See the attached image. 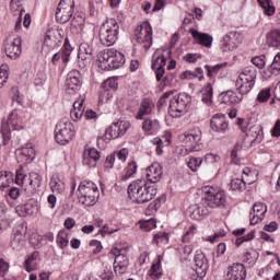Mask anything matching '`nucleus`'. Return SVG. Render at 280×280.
<instances>
[{
	"label": "nucleus",
	"mask_w": 280,
	"mask_h": 280,
	"mask_svg": "<svg viewBox=\"0 0 280 280\" xmlns=\"http://www.w3.org/2000/svg\"><path fill=\"white\" fill-rule=\"evenodd\" d=\"M84 116V100L75 101L73 108L70 112V117L73 121H80Z\"/></svg>",
	"instance_id": "obj_38"
},
{
	"label": "nucleus",
	"mask_w": 280,
	"mask_h": 280,
	"mask_svg": "<svg viewBox=\"0 0 280 280\" xmlns=\"http://www.w3.org/2000/svg\"><path fill=\"white\" fill-rule=\"evenodd\" d=\"M211 130L214 132H219L220 135H224L229 130V121H226V116L224 114H217L212 117Z\"/></svg>",
	"instance_id": "obj_26"
},
{
	"label": "nucleus",
	"mask_w": 280,
	"mask_h": 280,
	"mask_svg": "<svg viewBox=\"0 0 280 280\" xmlns=\"http://www.w3.org/2000/svg\"><path fill=\"white\" fill-rule=\"evenodd\" d=\"M152 145H155V152L161 156L163 154V148L172 143V133L166 132L165 136L155 137L151 140Z\"/></svg>",
	"instance_id": "obj_33"
},
{
	"label": "nucleus",
	"mask_w": 280,
	"mask_h": 280,
	"mask_svg": "<svg viewBox=\"0 0 280 280\" xmlns=\"http://www.w3.org/2000/svg\"><path fill=\"white\" fill-rule=\"evenodd\" d=\"M166 62L167 59L165 58V55L161 54L159 50L153 54L151 69L155 71V78L159 82L160 80H163V75H165Z\"/></svg>",
	"instance_id": "obj_20"
},
{
	"label": "nucleus",
	"mask_w": 280,
	"mask_h": 280,
	"mask_svg": "<svg viewBox=\"0 0 280 280\" xmlns=\"http://www.w3.org/2000/svg\"><path fill=\"white\" fill-rule=\"evenodd\" d=\"M194 235H196V225H190L188 230L185 232V234L182 237V242L184 244H187L194 240Z\"/></svg>",
	"instance_id": "obj_58"
},
{
	"label": "nucleus",
	"mask_w": 280,
	"mask_h": 280,
	"mask_svg": "<svg viewBox=\"0 0 280 280\" xmlns=\"http://www.w3.org/2000/svg\"><path fill=\"white\" fill-rule=\"evenodd\" d=\"M201 93V102H203V104H211L213 102V86H211V83H208Z\"/></svg>",
	"instance_id": "obj_44"
},
{
	"label": "nucleus",
	"mask_w": 280,
	"mask_h": 280,
	"mask_svg": "<svg viewBox=\"0 0 280 280\" xmlns=\"http://www.w3.org/2000/svg\"><path fill=\"white\" fill-rule=\"evenodd\" d=\"M246 279V268L242 264H233L224 272L223 280H244Z\"/></svg>",
	"instance_id": "obj_22"
},
{
	"label": "nucleus",
	"mask_w": 280,
	"mask_h": 280,
	"mask_svg": "<svg viewBox=\"0 0 280 280\" xmlns=\"http://www.w3.org/2000/svg\"><path fill=\"white\" fill-rule=\"evenodd\" d=\"M127 192L132 202L145 205L156 196V187L149 185L144 179H138L128 186Z\"/></svg>",
	"instance_id": "obj_1"
},
{
	"label": "nucleus",
	"mask_w": 280,
	"mask_h": 280,
	"mask_svg": "<svg viewBox=\"0 0 280 280\" xmlns=\"http://www.w3.org/2000/svg\"><path fill=\"white\" fill-rule=\"evenodd\" d=\"M235 86H236V91L238 92V94L244 97V95H248V93H250V91H253V86H255V85H250V83H248L246 81H243L240 83V79H237Z\"/></svg>",
	"instance_id": "obj_42"
},
{
	"label": "nucleus",
	"mask_w": 280,
	"mask_h": 280,
	"mask_svg": "<svg viewBox=\"0 0 280 280\" xmlns=\"http://www.w3.org/2000/svg\"><path fill=\"white\" fill-rule=\"evenodd\" d=\"M189 34H191L198 45L211 49V46L213 45V36L207 33H200L196 28H190Z\"/></svg>",
	"instance_id": "obj_29"
},
{
	"label": "nucleus",
	"mask_w": 280,
	"mask_h": 280,
	"mask_svg": "<svg viewBox=\"0 0 280 280\" xmlns=\"http://www.w3.org/2000/svg\"><path fill=\"white\" fill-rule=\"evenodd\" d=\"M10 126H12L13 130H23V128H25V112L15 109L9 115L8 121H2L1 135L4 145L10 143Z\"/></svg>",
	"instance_id": "obj_3"
},
{
	"label": "nucleus",
	"mask_w": 280,
	"mask_h": 280,
	"mask_svg": "<svg viewBox=\"0 0 280 280\" xmlns=\"http://www.w3.org/2000/svg\"><path fill=\"white\" fill-rule=\"evenodd\" d=\"M224 67H226V62L223 63H218L215 66H205V69L208 72V78H213V75H215V73H218L221 69H224Z\"/></svg>",
	"instance_id": "obj_55"
},
{
	"label": "nucleus",
	"mask_w": 280,
	"mask_h": 280,
	"mask_svg": "<svg viewBox=\"0 0 280 280\" xmlns=\"http://www.w3.org/2000/svg\"><path fill=\"white\" fill-rule=\"evenodd\" d=\"M36 259H38V252L31 254L24 261L26 272H34L36 270Z\"/></svg>",
	"instance_id": "obj_41"
},
{
	"label": "nucleus",
	"mask_w": 280,
	"mask_h": 280,
	"mask_svg": "<svg viewBox=\"0 0 280 280\" xmlns=\"http://www.w3.org/2000/svg\"><path fill=\"white\" fill-rule=\"evenodd\" d=\"M22 45L23 40L21 37H15L13 40L7 39L4 42V51L7 58H10V60H16L20 58L22 54Z\"/></svg>",
	"instance_id": "obj_17"
},
{
	"label": "nucleus",
	"mask_w": 280,
	"mask_h": 280,
	"mask_svg": "<svg viewBox=\"0 0 280 280\" xmlns=\"http://www.w3.org/2000/svg\"><path fill=\"white\" fill-rule=\"evenodd\" d=\"M267 45L280 49V28H273L266 35Z\"/></svg>",
	"instance_id": "obj_37"
},
{
	"label": "nucleus",
	"mask_w": 280,
	"mask_h": 280,
	"mask_svg": "<svg viewBox=\"0 0 280 280\" xmlns=\"http://www.w3.org/2000/svg\"><path fill=\"white\" fill-rule=\"evenodd\" d=\"M25 235H27V225H18L14 232V237L11 241L13 250H21L25 246Z\"/></svg>",
	"instance_id": "obj_23"
},
{
	"label": "nucleus",
	"mask_w": 280,
	"mask_h": 280,
	"mask_svg": "<svg viewBox=\"0 0 280 280\" xmlns=\"http://www.w3.org/2000/svg\"><path fill=\"white\" fill-rule=\"evenodd\" d=\"M62 34L60 31L48 32L44 39V45L42 47V54L48 56L54 49H58L62 45Z\"/></svg>",
	"instance_id": "obj_16"
},
{
	"label": "nucleus",
	"mask_w": 280,
	"mask_h": 280,
	"mask_svg": "<svg viewBox=\"0 0 280 280\" xmlns=\"http://www.w3.org/2000/svg\"><path fill=\"white\" fill-rule=\"evenodd\" d=\"M257 80V69L253 66L245 67L238 75V84L242 82L249 83V86H255Z\"/></svg>",
	"instance_id": "obj_28"
},
{
	"label": "nucleus",
	"mask_w": 280,
	"mask_h": 280,
	"mask_svg": "<svg viewBox=\"0 0 280 280\" xmlns=\"http://www.w3.org/2000/svg\"><path fill=\"white\" fill-rule=\"evenodd\" d=\"M49 186L54 194H62V191H65V183L62 182L50 179Z\"/></svg>",
	"instance_id": "obj_56"
},
{
	"label": "nucleus",
	"mask_w": 280,
	"mask_h": 280,
	"mask_svg": "<svg viewBox=\"0 0 280 280\" xmlns=\"http://www.w3.org/2000/svg\"><path fill=\"white\" fill-rule=\"evenodd\" d=\"M237 125L241 126L242 131L245 132L250 143H261L264 139V128H261V125H255L243 118L237 119Z\"/></svg>",
	"instance_id": "obj_11"
},
{
	"label": "nucleus",
	"mask_w": 280,
	"mask_h": 280,
	"mask_svg": "<svg viewBox=\"0 0 280 280\" xmlns=\"http://www.w3.org/2000/svg\"><path fill=\"white\" fill-rule=\"evenodd\" d=\"M130 128V121L126 120H118L116 122H113L105 131V135L103 137L97 138V143H102L104 139H107V141H110L113 139H119L120 137H124L126 132H128Z\"/></svg>",
	"instance_id": "obj_12"
},
{
	"label": "nucleus",
	"mask_w": 280,
	"mask_h": 280,
	"mask_svg": "<svg viewBox=\"0 0 280 280\" xmlns=\"http://www.w3.org/2000/svg\"><path fill=\"white\" fill-rule=\"evenodd\" d=\"M201 139L202 131L200 130V128H196L188 132L180 133L178 136V141L185 145L179 148L183 156H187V154L191 152H198V143H200Z\"/></svg>",
	"instance_id": "obj_8"
},
{
	"label": "nucleus",
	"mask_w": 280,
	"mask_h": 280,
	"mask_svg": "<svg viewBox=\"0 0 280 280\" xmlns=\"http://www.w3.org/2000/svg\"><path fill=\"white\" fill-rule=\"evenodd\" d=\"M268 212V207L262 202H256L253 206V211L249 213V222L252 225L258 224L261 222Z\"/></svg>",
	"instance_id": "obj_25"
},
{
	"label": "nucleus",
	"mask_w": 280,
	"mask_h": 280,
	"mask_svg": "<svg viewBox=\"0 0 280 280\" xmlns=\"http://www.w3.org/2000/svg\"><path fill=\"white\" fill-rule=\"evenodd\" d=\"M18 159L20 163H24L25 165L32 163L34 159H36V150L32 143H27L25 147L18 150Z\"/></svg>",
	"instance_id": "obj_27"
},
{
	"label": "nucleus",
	"mask_w": 280,
	"mask_h": 280,
	"mask_svg": "<svg viewBox=\"0 0 280 280\" xmlns=\"http://www.w3.org/2000/svg\"><path fill=\"white\" fill-rule=\"evenodd\" d=\"M260 8H262L264 14L267 16H272L275 14V3L271 0H258Z\"/></svg>",
	"instance_id": "obj_45"
},
{
	"label": "nucleus",
	"mask_w": 280,
	"mask_h": 280,
	"mask_svg": "<svg viewBox=\"0 0 280 280\" xmlns=\"http://www.w3.org/2000/svg\"><path fill=\"white\" fill-rule=\"evenodd\" d=\"M145 176L149 183H159L163 176V167L159 163H153L147 168Z\"/></svg>",
	"instance_id": "obj_32"
},
{
	"label": "nucleus",
	"mask_w": 280,
	"mask_h": 280,
	"mask_svg": "<svg viewBox=\"0 0 280 280\" xmlns=\"http://www.w3.org/2000/svg\"><path fill=\"white\" fill-rule=\"evenodd\" d=\"M162 261L163 255H158L156 259L153 260L151 269L149 270V277H151V279L156 280L163 277Z\"/></svg>",
	"instance_id": "obj_35"
},
{
	"label": "nucleus",
	"mask_w": 280,
	"mask_h": 280,
	"mask_svg": "<svg viewBox=\"0 0 280 280\" xmlns=\"http://www.w3.org/2000/svg\"><path fill=\"white\" fill-rule=\"evenodd\" d=\"M128 246L125 247H115L110 250L112 255L115 256L114 260V271L118 275H126L128 266H130V260L128 259Z\"/></svg>",
	"instance_id": "obj_14"
},
{
	"label": "nucleus",
	"mask_w": 280,
	"mask_h": 280,
	"mask_svg": "<svg viewBox=\"0 0 280 280\" xmlns=\"http://www.w3.org/2000/svg\"><path fill=\"white\" fill-rule=\"evenodd\" d=\"M252 65H254V67H257V69H264V67H266V56L260 55L252 58Z\"/></svg>",
	"instance_id": "obj_61"
},
{
	"label": "nucleus",
	"mask_w": 280,
	"mask_h": 280,
	"mask_svg": "<svg viewBox=\"0 0 280 280\" xmlns=\"http://www.w3.org/2000/svg\"><path fill=\"white\" fill-rule=\"evenodd\" d=\"M73 135H75V127L69 119L63 118L58 121L55 128V141L59 145H67L73 139Z\"/></svg>",
	"instance_id": "obj_10"
},
{
	"label": "nucleus",
	"mask_w": 280,
	"mask_h": 280,
	"mask_svg": "<svg viewBox=\"0 0 280 280\" xmlns=\"http://www.w3.org/2000/svg\"><path fill=\"white\" fill-rule=\"evenodd\" d=\"M77 196L81 205H84V207H93L97 205V200H100V189L95 183L84 180L80 183Z\"/></svg>",
	"instance_id": "obj_4"
},
{
	"label": "nucleus",
	"mask_w": 280,
	"mask_h": 280,
	"mask_svg": "<svg viewBox=\"0 0 280 280\" xmlns=\"http://www.w3.org/2000/svg\"><path fill=\"white\" fill-rule=\"evenodd\" d=\"M221 49L222 51H235V49H237V43L226 39V36H224L221 44Z\"/></svg>",
	"instance_id": "obj_53"
},
{
	"label": "nucleus",
	"mask_w": 280,
	"mask_h": 280,
	"mask_svg": "<svg viewBox=\"0 0 280 280\" xmlns=\"http://www.w3.org/2000/svg\"><path fill=\"white\" fill-rule=\"evenodd\" d=\"M72 51L73 48L71 47V44H69V39H66L62 48L51 56V65H54V67L60 65V62H62V65H67V62H69V58L71 57Z\"/></svg>",
	"instance_id": "obj_21"
},
{
	"label": "nucleus",
	"mask_w": 280,
	"mask_h": 280,
	"mask_svg": "<svg viewBox=\"0 0 280 280\" xmlns=\"http://www.w3.org/2000/svg\"><path fill=\"white\" fill-rule=\"evenodd\" d=\"M100 40L105 47H113L119 40V23L117 20L107 19L100 27Z\"/></svg>",
	"instance_id": "obj_6"
},
{
	"label": "nucleus",
	"mask_w": 280,
	"mask_h": 280,
	"mask_svg": "<svg viewBox=\"0 0 280 280\" xmlns=\"http://www.w3.org/2000/svg\"><path fill=\"white\" fill-rule=\"evenodd\" d=\"M152 110H154V102L150 98H144L140 104L136 119H145L148 115H152Z\"/></svg>",
	"instance_id": "obj_34"
},
{
	"label": "nucleus",
	"mask_w": 280,
	"mask_h": 280,
	"mask_svg": "<svg viewBox=\"0 0 280 280\" xmlns=\"http://www.w3.org/2000/svg\"><path fill=\"white\" fill-rule=\"evenodd\" d=\"M93 58V47L88 43H82L79 46L78 65L80 69H86L91 65Z\"/></svg>",
	"instance_id": "obj_19"
},
{
	"label": "nucleus",
	"mask_w": 280,
	"mask_h": 280,
	"mask_svg": "<svg viewBox=\"0 0 280 280\" xmlns=\"http://www.w3.org/2000/svg\"><path fill=\"white\" fill-rule=\"evenodd\" d=\"M244 180L242 178H234L230 183V189L232 191H242V188L244 187Z\"/></svg>",
	"instance_id": "obj_62"
},
{
	"label": "nucleus",
	"mask_w": 280,
	"mask_h": 280,
	"mask_svg": "<svg viewBox=\"0 0 280 280\" xmlns=\"http://www.w3.org/2000/svg\"><path fill=\"white\" fill-rule=\"evenodd\" d=\"M135 174H137V162H130L122 172L121 180H128V178H132Z\"/></svg>",
	"instance_id": "obj_46"
},
{
	"label": "nucleus",
	"mask_w": 280,
	"mask_h": 280,
	"mask_svg": "<svg viewBox=\"0 0 280 280\" xmlns=\"http://www.w3.org/2000/svg\"><path fill=\"white\" fill-rule=\"evenodd\" d=\"M100 159H102V154L95 148L85 149L83 152V165L95 167V163H97Z\"/></svg>",
	"instance_id": "obj_31"
},
{
	"label": "nucleus",
	"mask_w": 280,
	"mask_h": 280,
	"mask_svg": "<svg viewBox=\"0 0 280 280\" xmlns=\"http://www.w3.org/2000/svg\"><path fill=\"white\" fill-rule=\"evenodd\" d=\"M67 91H73V93L82 89V74L78 70H72L68 73L66 80Z\"/></svg>",
	"instance_id": "obj_24"
},
{
	"label": "nucleus",
	"mask_w": 280,
	"mask_h": 280,
	"mask_svg": "<svg viewBox=\"0 0 280 280\" xmlns=\"http://www.w3.org/2000/svg\"><path fill=\"white\" fill-rule=\"evenodd\" d=\"M269 73L272 75H280V52H278L268 68Z\"/></svg>",
	"instance_id": "obj_51"
},
{
	"label": "nucleus",
	"mask_w": 280,
	"mask_h": 280,
	"mask_svg": "<svg viewBox=\"0 0 280 280\" xmlns=\"http://www.w3.org/2000/svg\"><path fill=\"white\" fill-rule=\"evenodd\" d=\"M202 158H191L188 162V167L191 170V172H197L198 167L202 165Z\"/></svg>",
	"instance_id": "obj_63"
},
{
	"label": "nucleus",
	"mask_w": 280,
	"mask_h": 280,
	"mask_svg": "<svg viewBox=\"0 0 280 280\" xmlns=\"http://www.w3.org/2000/svg\"><path fill=\"white\" fill-rule=\"evenodd\" d=\"M244 100V96L237 94L233 91H226L219 95V102L220 104H225L226 106H235V104H240Z\"/></svg>",
	"instance_id": "obj_30"
},
{
	"label": "nucleus",
	"mask_w": 280,
	"mask_h": 280,
	"mask_svg": "<svg viewBox=\"0 0 280 280\" xmlns=\"http://www.w3.org/2000/svg\"><path fill=\"white\" fill-rule=\"evenodd\" d=\"M205 161L208 165H212L213 167H218V165H220L222 159L218 154L208 153V154H206Z\"/></svg>",
	"instance_id": "obj_54"
},
{
	"label": "nucleus",
	"mask_w": 280,
	"mask_h": 280,
	"mask_svg": "<svg viewBox=\"0 0 280 280\" xmlns=\"http://www.w3.org/2000/svg\"><path fill=\"white\" fill-rule=\"evenodd\" d=\"M15 183L16 185H22V187H24V191H26L27 196H35V194L40 191L43 176L36 172H31L28 175H26L23 172V168H20L15 174Z\"/></svg>",
	"instance_id": "obj_2"
},
{
	"label": "nucleus",
	"mask_w": 280,
	"mask_h": 280,
	"mask_svg": "<svg viewBox=\"0 0 280 280\" xmlns=\"http://www.w3.org/2000/svg\"><path fill=\"white\" fill-rule=\"evenodd\" d=\"M142 130L144 135H154L159 130V120H152V118H144L142 122Z\"/></svg>",
	"instance_id": "obj_40"
},
{
	"label": "nucleus",
	"mask_w": 280,
	"mask_h": 280,
	"mask_svg": "<svg viewBox=\"0 0 280 280\" xmlns=\"http://www.w3.org/2000/svg\"><path fill=\"white\" fill-rule=\"evenodd\" d=\"M113 98V91L108 88H103L100 92L98 102L100 104H106Z\"/></svg>",
	"instance_id": "obj_52"
},
{
	"label": "nucleus",
	"mask_w": 280,
	"mask_h": 280,
	"mask_svg": "<svg viewBox=\"0 0 280 280\" xmlns=\"http://www.w3.org/2000/svg\"><path fill=\"white\" fill-rule=\"evenodd\" d=\"M140 229L141 231L150 232L153 229H156V221H154V219L141 221Z\"/></svg>",
	"instance_id": "obj_59"
},
{
	"label": "nucleus",
	"mask_w": 280,
	"mask_h": 280,
	"mask_svg": "<svg viewBox=\"0 0 280 280\" xmlns=\"http://www.w3.org/2000/svg\"><path fill=\"white\" fill-rule=\"evenodd\" d=\"M117 86H118V84H117V80L116 79H107L102 84L103 89H109V91H112L113 93H115V91H117Z\"/></svg>",
	"instance_id": "obj_64"
},
{
	"label": "nucleus",
	"mask_w": 280,
	"mask_h": 280,
	"mask_svg": "<svg viewBox=\"0 0 280 280\" xmlns=\"http://www.w3.org/2000/svg\"><path fill=\"white\" fill-rule=\"evenodd\" d=\"M242 178L244 185H253L255 183V172L250 171L249 167H245L242 171Z\"/></svg>",
	"instance_id": "obj_47"
},
{
	"label": "nucleus",
	"mask_w": 280,
	"mask_h": 280,
	"mask_svg": "<svg viewBox=\"0 0 280 280\" xmlns=\"http://www.w3.org/2000/svg\"><path fill=\"white\" fill-rule=\"evenodd\" d=\"M137 42L143 49L148 50L152 47V26L149 22H142L135 31Z\"/></svg>",
	"instance_id": "obj_15"
},
{
	"label": "nucleus",
	"mask_w": 280,
	"mask_h": 280,
	"mask_svg": "<svg viewBox=\"0 0 280 280\" xmlns=\"http://www.w3.org/2000/svg\"><path fill=\"white\" fill-rule=\"evenodd\" d=\"M189 106H191V95L185 92L179 93L171 100L168 113L171 117L176 119L183 117V115L189 110Z\"/></svg>",
	"instance_id": "obj_9"
},
{
	"label": "nucleus",
	"mask_w": 280,
	"mask_h": 280,
	"mask_svg": "<svg viewBox=\"0 0 280 280\" xmlns=\"http://www.w3.org/2000/svg\"><path fill=\"white\" fill-rule=\"evenodd\" d=\"M101 279L102 280H113V266L106 264L104 265V269H103V272L101 273Z\"/></svg>",
	"instance_id": "obj_60"
},
{
	"label": "nucleus",
	"mask_w": 280,
	"mask_h": 280,
	"mask_svg": "<svg viewBox=\"0 0 280 280\" xmlns=\"http://www.w3.org/2000/svg\"><path fill=\"white\" fill-rule=\"evenodd\" d=\"M74 12H75V0H60L57 5L55 19L57 23H61V24L69 23V20L73 19Z\"/></svg>",
	"instance_id": "obj_13"
},
{
	"label": "nucleus",
	"mask_w": 280,
	"mask_h": 280,
	"mask_svg": "<svg viewBox=\"0 0 280 280\" xmlns=\"http://www.w3.org/2000/svg\"><path fill=\"white\" fill-rule=\"evenodd\" d=\"M56 242L59 248H67V246H69V234L67 231H59Z\"/></svg>",
	"instance_id": "obj_49"
},
{
	"label": "nucleus",
	"mask_w": 280,
	"mask_h": 280,
	"mask_svg": "<svg viewBox=\"0 0 280 280\" xmlns=\"http://www.w3.org/2000/svg\"><path fill=\"white\" fill-rule=\"evenodd\" d=\"M192 211H191V218L192 220H202V218H205V215H209L210 213V208L209 206H207V203L203 202L199 203V205H195L191 207Z\"/></svg>",
	"instance_id": "obj_36"
},
{
	"label": "nucleus",
	"mask_w": 280,
	"mask_h": 280,
	"mask_svg": "<svg viewBox=\"0 0 280 280\" xmlns=\"http://www.w3.org/2000/svg\"><path fill=\"white\" fill-rule=\"evenodd\" d=\"M194 262L197 277H199V280L205 279L207 277V270H209V260L202 250L196 252Z\"/></svg>",
	"instance_id": "obj_18"
},
{
	"label": "nucleus",
	"mask_w": 280,
	"mask_h": 280,
	"mask_svg": "<svg viewBox=\"0 0 280 280\" xmlns=\"http://www.w3.org/2000/svg\"><path fill=\"white\" fill-rule=\"evenodd\" d=\"M14 184V175L12 172H0V189L5 191L7 187H10Z\"/></svg>",
	"instance_id": "obj_39"
},
{
	"label": "nucleus",
	"mask_w": 280,
	"mask_h": 280,
	"mask_svg": "<svg viewBox=\"0 0 280 280\" xmlns=\"http://www.w3.org/2000/svg\"><path fill=\"white\" fill-rule=\"evenodd\" d=\"M205 205L210 209H220L226 207V192L219 186H205L203 189Z\"/></svg>",
	"instance_id": "obj_7"
},
{
	"label": "nucleus",
	"mask_w": 280,
	"mask_h": 280,
	"mask_svg": "<svg viewBox=\"0 0 280 280\" xmlns=\"http://www.w3.org/2000/svg\"><path fill=\"white\" fill-rule=\"evenodd\" d=\"M257 259H259V252L255 248H250L244 255V261L250 266H255V264H257Z\"/></svg>",
	"instance_id": "obj_43"
},
{
	"label": "nucleus",
	"mask_w": 280,
	"mask_h": 280,
	"mask_svg": "<svg viewBox=\"0 0 280 280\" xmlns=\"http://www.w3.org/2000/svg\"><path fill=\"white\" fill-rule=\"evenodd\" d=\"M153 244L158 246H165L170 244V235L165 232H159L153 237Z\"/></svg>",
	"instance_id": "obj_48"
},
{
	"label": "nucleus",
	"mask_w": 280,
	"mask_h": 280,
	"mask_svg": "<svg viewBox=\"0 0 280 280\" xmlns=\"http://www.w3.org/2000/svg\"><path fill=\"white\" fill-rule=\"evenodd\" d=\"M100 62L104 71H113L126 65V57L115 48H107L100 54Z\"/></svg>",
	"instance_id": "obj_5"
},
{
	"label": "nucleus",
	"mask_w": 280,
	"mask_h": 280,
	"mask_svg": "<svg viewBox=\"0 0 280 280\" xmlns=\"http://www.w3.org/2000/svg\"><path fill=\"white\" fill-rule=\"evenodd\" d=\"M225 36L226 40H232L233 43H236V45H240L243 40L242 33L237 31H230Z\"/></svg>",
	"instance_id": "obj_57"
},
{
	"label": "nucleus",
	"mask_w": 280,
	"mask_h": 280,
	"mask_svg": "<svg viewBox=\"0 0 280 280\" xmlns=\"http://www.w3.org/2000/svg\"><path fill=\"white\" fill-rule=\"evenodd\" d=\"M10 96H11L12 102H15L20 106H23L24 96L19 91V86L14 85V86L11 88Z\"/></svg>",
	"instance_id": "obj_50"
}]
</instances>
